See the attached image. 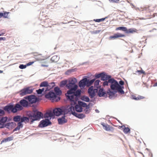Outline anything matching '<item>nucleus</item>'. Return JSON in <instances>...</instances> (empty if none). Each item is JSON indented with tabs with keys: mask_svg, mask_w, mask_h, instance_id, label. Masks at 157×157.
<instances>
[{
	"mask_svg": "<svg viewBox=\"0 0 157 157\" xmlns=\"http://www.w3.org/2000/svg\"><path fill=\"white\" fill-rule=\"evenodd\" d=\"M77 82V79L75 78H71L68 79V82L70 83H72L74 84H76Z\"/></svg>",
	"mask_w": 157,
	"mask_h": 157,
	"instance_id": "bb28decb",
	"label": "nucleus"
},
{
	"mask_svg": "<svg viewBox=\"0 0 157 157\" xmlns=\"http://www.w3.org/2000/svg\"><path fill=\"white\" fill-rule=\"evenodd\" d=\"M45 88H43L41 89H39L38 90H36V92L38 94H41L43 92H46L45 91Z\"/></svg>",
	"mask_w": 157,
	"mask_h": 157,
	"instance_id": "4c0bfd02",
	"label": "nucleus"
},
{
	"mask_svg": "<svg viewBox=\"0 0 157 157\" xmlns=\"http://www.w3.org/2000/svg\"><path fill=\"white\" fill-rule=\"evenodd\" d=\"M103 85H110L111 89L115 93L118 92L122 94H124V91L123 90L124 87L120 85L118 82L113 78L108 79V81H105L103 83Z\"/></svg>",
	"mask_w": 157,
	"mask_h": 157,
	"instance_id": "f257e3e1",
	"label": "nucleus"
},
{
	"mask_svg": "<svg viewBox=\"0 0 157 157\" xmlns=\"http://www.w3.org/2000/svg\"><path fill=\"white\" fill-rule=\"evenodd\" d=\"M98 95L100 97H105L106 96V94L104 91L102 89H100L98 93Z\"/></svg>",
	"mask_w": 157,
	"mask_h": 157,
	"instance_id": "aec40b11",
	"label": "nucleus"
},
{
	"mask_svg": "<svg viewBox=\"0 0 157 157\" xmlns=\"http://www.w3.org/2000/svg\"><path fill=\"white\" fill-rule=\"evenodd\" d=\"M71 72V71L70 70H68L67 71L65 72V74L66 75H68Z\"/></svg>",
	"mask_w": 157,
	"mask_h": 157,
	"instance_id": "4d7b16f0",
	"label": "nucleus"
},
{
	"mask_svg": "<svg viewBox=\"0 0 157 157\" xmlns=\"http://www.w3.org/2000/svg\"><path fill=\"white\" fill-rule=\"evenodd\" d=\"M146 7H145V8H144V10H146Z\"/></svg>",
	"mask_w": 157,
	"mask_h": 157,
	"instance_id": "338daca9",
	"label": "nucleus"
},
{
	"mask_svg": "<svg viewBox=\"0 0 157 157\" xmlns=\"http://www.w3.org/2000/svg\"><path fill=\"white\" fill-rule=\"evenodd\" d=\"M81 94V90H78L74 91L71 94H66V95L68 99H69L71 102V105H75L76 104L77 101L78 100V97Z\"/></svg>",
	"mask_w": 157,
	"mask_h": 157,
	"instance_id": "f03ea898",
	"label": "nucleus"
},
{
	"mask_svg": "<svg viewBox=\"0 0 157 157\" xmlns=\"http://www.w3.org/2000/svg\"><path fill=\"white\" fill-rule=\"evenodd\" d=\"M30 114L29 115V117H21V121L18 123L17 126L13 129V132L19 130L21 128H22L23 126V124H22V122H24L25 123L29 122L30 120Z\"/></svg>",
	"mask_w": 157,
	"mask_h": 157,
	"instance_id": "39448f33",
	"label": "nucleus"
},
{
	"mask_svg": "<svg viewBox=\"0 0 157 157\" xmlns=\"http://www.w3.org/2000/svg\"><path fill=\"white\" fill-rule=\"evenodd\" d=\"M141 70H137L136 71V72H138L139 74H145V72L142 70V68H141Z\"/></svg>",
	"mask_w": 157,
	"mask_h": 157,
	"instance_id": "c03bdc74",
	"label": "nucleus"
},
{
	"mask_svg": "<svg viewBox=\"0 0 157 157\" xmlns=\"http://www.w3.org/2000/svg\"><path fill=\"white\" fill-rule=\"evenodd\" d=\"M80 105H82L83 107H85L86 105V103L83 102H81Z\"/></svg>",
	"mask_w": 157,
	"mask_h": 157,
	"instance_id": "5fc2aeb1",
	"label": "nucleus"
},
{
	"mask_svg": "<svg viewBox=\"0 0 157 157\" xmlns=\"http://www.w3.org/2000/svg\"><path fill=\"white\" fill-rule=\"evenodd\" d=\"M98 89L94 88L93 86H91L88 90V92L91 98L94 97L96 93L97 92Z\"/></svg>",
	"mask_w": 157,
	"mask_h": 157,
	"instance_id": "9b49d317",
	"label": "nucleus"
},
{
	"mask_svg": "<svg viewBox=\"0 0 157 157\" xmlns=\"http://www.w3.org/2000/svg\"><path fill=\"white\" fill-rule=\"evenodd\" d=\"M55 85V83L52 82L50 83H48V87L45 88V91H47L52 88Z\"/></svg>",
	"mask_w": 157,
	"mask_h": 157,
	"instance_id": "b1692460",
	"label": "nucleus"
},
{
	"mask_svg": "<svg viewBox=\"0 0 157 157\" xmlns=\"http://www.w3.org/2000/svg\"><path fill=\"white\" fill-rule=\"evenodd\" d=\"M53 117H54V115L52 111L51 110L47 111L44 115V118L49 120Z\"/></svg>",
	"mask_w": 157,
	"mask_h": 157,
	"instance_id": "ddd939ff",
	"label": "nucleus"
},
{
	"mask_svg": "<svg viewBox=\"0 0 157 157\" xmlns=\"http://www.w3.org/2000/svg\"><path fill=\"white\" fill-rule=\"evenodd\" d=\"M45 97L48 99L52 100V102H57L60 100V97H59L57 96L55 93L51 91L50 92L46 94L45 95Z\"/></svg>",
	"mask_w": 157,
	"mask_h": 157,
	"instance_id": "423d86ee",
	"label": "nucleus"
},
{
	"mask_svg": "<svg viewBox=\"0 0 157 157\" xmlns=\"http://www.w3.org/2000/svg\"><path fill=\"white\" fill-rule=\"evenodd\" d=\"M20 104L22 108L23 107H27L29 105V102L26 100L23 99L20 100L19 101Z\"/></svg>",
	"mask_w": 157,
	"mask_h": 157,
	"instance_id": "a211bd4d",
	"label": "nucleus"
},
{
	"mask_svg": "<svg viewBox=\"0 0 157 157\" xmlns=\"http://www.w3.org/2000/svg\"><path fill=\"white\" fill-rule=\"evenodd\" d=\"M103 126L104 127V129L106 130L107 131L111 130L109 125H103Z\"/></svg>",
	"mask_w": 157,
	"mask_h": 157,
	"instance_id": "a18cd8bd",
	"label": "nucleus"
},
{
	"mask_svg": "<svg viewBox=\"0 0 157 157\" xmlns=\"http://www.w3.org/2000/svg\"><path fill=\"white\" fill-rule=\"evenodd\" d=\"M5 112L3 110L0 109V116H2L4 115Z\"/></svg>",
	"mask_w": 157,
	"mask_h": 157,
	"instance_id": "603ef678",
	"label": "nucleus"
},
{
	"mask_svg": "<svg viewBox=\"0 0 157 157\" xmlns=\"http://www.w3.org/2000/svg\"><path fill=\"white\" fill-rule=\"evenodd\" d=\"M67 112L70 114H71L73 115H74V113H75V108L74 106H68L67 107Z\"/></svg>",
	"mask_w": 157,
	"mask_h": 157,
	"instance_id": "6ab92c4d",
	"label": "nucleus"
},
{
	"mask_svg": "<svg viewBox=\"0 0 157 157\" xmlns=\"http://www.w3.org/2000/svg\"><path fill=\"white\" fill-rule=\"evenodd\" d=\"M4 110L8 113L12 112L13 113H17L23 109V108L18 103H17L14 106L13 105H10L5 106L4 108Z\"/></svg>",
	"mask_w": 157,
	"mask_h": 157,
	"instance_id": "7ed1b4c3",
	"label": "nucleus"
},
{
	"mask_svg": "<svg viewBox=\"0 0 157 157\" xmlns=\"http://www.w3.org/2000/svg\"><path fill=\"white\" fill-rule=\"evenodd\" d=\"M13 140V137H9L6 138H4L3 140H2L1 142V144L4 142H7L8 141H10Z\"/></svg>",
	"mask_w": 157,
	"mask_h": 157,
	"instance_id": "72a5a7b5",
	"label": "nucleus"
},
{
	"mask_svg": "<svg viewBox=\"0 0 157 157\" xmlns=\"http://www.w3.org/2000/svg\"><path fill=\"white\" fill-rule=\"evenodd\" d=\"M66 87L69 90L67 91V94H71L77 90L78 86L76 84H74L72 83L68 82L66 86Z\"/></svg>",
	"mask_w": 157,
	"mask_h": 157,
	"instance_id": "0eeeda50",
	"label": "nucleus"
},
{
	"mask_svg": "<svg viewBox=\"0 0 157 157\" xmlns=\"http://www.w3.org/2000/svg\"><path fill=\"white\" fill-rule=\"evenodd\" d=\"M24 98L28 100L29 104H32L36 103L37 101L36 97L34 95H30L24 97Z\"/></svg>",
	"mask_w": 157,
	"mask_h": 157,
	"instance_id": "1a4fd4ad",
	"label": "nucleus"
},
{
	"mask_svg": "<svg viewBox=\"0 0 157 157\" xmlns=\"http://www.w3.org/2000/svg\"><path fill=\"white\" fill-rule=\"evenodd\" d=\"M63 111L61 108H56L54 109L53 111V113L54 115L59 116L61 114H63Z\"/></svg>",
	"mask_w": 157,
	"mask_h": 157,
	"instance_id": "f8f14e48",
	"label": "nucleus"
},
{
	"mask_svg": "<svg viewBox=\"0 0 157 157\" xmlns=\"http://www.w3.org/2000/svg\"><path fill=\"white\" fill-rule=\"evenodd\" d=\"M42 66H43V67H48V65H42Z\"/></svg>",
	"mask_w": 157,
	"mask_h": 157,
	"instance_id": "e2e57ef3",
	"label": "nucleus"
},
{
	"mask_svg": "<svg viewBox=\"0 0 157 157\" xmlns=\"http://www.w3.org/2000/svg\"><path fill=\"white\" fill-rule=\"evenodd\" d=\"M6 30L5 29H2L0 30V36H2L6 33Z\"/></svg>",
	"mask_w": 157,
	"mask_h": 157,
	"instance_id": "de8ad7c7",
	"label": "nucleus"
},
{
	"mask_svg": "<svg viewBox=\"0 0 157 157\" xmlns=\"http://www.w3.org/2000/svg\"><path fill=\"white\" fill-rule=\"evenodd\" d=\"M54 91L56 94V95H60L62 94V92L60 89L58 87H55L54 88Z\"/></svg>",
	"mask_w": 157,
	"mask_h": 157,
	"instance_id": "c85d7f7f",
	"label": "nucleus"
},
{
	"mask_svg": "<svg viewBox=\"0 0 157 157\" xmlns=\"http://www.w3.org/2000/svg\"><path fill=\"white\" fill-rule=\"evenodd\" d=\"M95 81V79H93L90 81L87 80V85L90 86Z\"/></svg>",
	"mask_w": 157,
	"mask_h": 157,
	"instance_id": "79ce46f5",
	"label": "nucleus"
},
{
	"mask_svg": "<svg viewBox=\"0 0 157 157\" xmlns=\"http://www.w3.org/2000/svg\"><path fill=\"white\" fill-rule=\"evenodd\" d=\"M51 22L50 24L49 22H45V21H44V23L43 24V26L46 28H47L48 27H51L52 24Z\"/></svg>",
	"mask_w": 157,
	"mask_h": 157,
	"instance_id": "e433bc0d",
	"label": "nucleus"
},
{
	"mask_svg": "<svg viewBox=\"0 0 157 157\" xmlns=\"http://www.w3.org/2000/svg\"><path fill=\"white\" fill-rule=\"evenodd\" d=\"M82 100L86 102H89L90 101L89 98L86 97H83Z\"/></svg>",
	"mask_w": 157,
	"mask_h": 157,
	"instance_id": "09e8293b",
	"label": "nucleus"
},
{
	"mask_svg": "<svg viewBox=\"0 0 157 157\" xmlns=\"http://www.w3.org/2000/svg\"><path fill=\"white\" fill-rule=\"evenodd\" d=\"M16 125V124L14 122H9L6 124L5 127L9 130H12Z\"/></svg>",
	"mask_w": 157,
	"mask_h": 157,
	"instance_id": "dca6fc26",
	"label": "nucleus"
},
{
	"mask_svg": "<svg viewBox=\"0 0 157 157\" xmlns=\"http://www.w3.org/2000/svg\"><path fill=\"white\" fill-rule=\"evenodd\" d=\"M3 16L2 13H0V18Z\"/></svg>",
	"mask_w": 157,
	"mask_h": 157,
	"instance_id": "bf43d9fd",
	"label": "nucleus"
},
{
	"mask_svg": "<svg viewBox=\"0 0 157 157\" xmlns=\"http://www.w3.org/2000/svg\"><path fill=\"white\" fill-rule=\"evenodd\" d=\"M86 85H87V79L84 78L81 80L79 83V86L80 87H84Z\"/></svg>",
	"mask_w": 157,
	"mask_h": 157,
	"instance_id": "f3484780",
	"label": "nucleus"
},
{
	"mask_svg": "<svg viewBox=\"0 0 157 157\" xmlns=\"http://www.w3.org/2000/svg\"><path fill=\"white\" fill-rule=\"evenodd\" d=\"M100 82V80H97L94 82V87L97 89L98 88L99 83Z\"/></svg>",
	"mask_w": 157,
	"mask_h": 157,
	"instance_id": "ea45409f",
	"label": "nucleus"
},
{
	"mask_svg": "<svg viewBox=\"0 0 157 157\" xmlns=\"http://www.w3.org/2000/svg\"><path fill=\"white\" fill-rule=\"evenodd\" d=\"M33 63H34L33 62H30L27 64V65H28V66L32 64Z\"/></svg>",
	"mask_w": 157,
	"mask_h": 157,
	"instance_id": "13d9d810",
	"label": "nucleus"
},
{
	"mask_svg": "<svg viewBox=\"0 0 157 157\" xmlns=\"http://www.w3.org/2000/svg\"><path fill=\"white\" fill-rule=\"evenodd\" d=\"M95 76L97 78H99L100 77H101V80H107V79H108L111 78L110 76L107 75L103 73L98 74H96L95 75Z\"/></svg>",
	"mask_w": 157,
	"mask_h": 157,
	"instance_id": "9d476101",
	"label": "nucleus"
},
{
	"mask_svg": "<svg viewBox=\"0 0 157 157\" xmlns=\"http://www.w3.org/2000/svg\"><path fill=\"white\" fill-rule=\"evenodd\" d=\"M21 117L20 115H17L13 117V120L15 122H20L21 121Z\"/></svg>",
	"mask_w": 157,
	"mask_h": 157,
	"instance_id": "4be33fe9",
	"label": "nucleus"
},
{
	"mask_svg": "<svg viewBox=\"0 0 157 157\" xmlns=\"http://www.w3.org/2000/svg\"><path fill=\"white\" fill-rule=\"evenodd\" d=\"M45 19L44 20V21H45V22H49L50 24V22H52V19H50L48 16H45Z\"/></svg>",
	"mask_w": 157,
	"mask_h": 157,
	"instance_id": "58836bf2",
	"label": "nucleus"
},
{
	"mask_svg": "<svg viewBox=\"0 0 157 157\" xmlns=\"http://www.w3.org/2000/svg\"><path fill=\"white\" fill-rule=\"evenodd\" d=\"M51 124L48 119H46L44 120H42L40 122V125L42 127H44L47 126Z\"/></svg>",
	"mask_w": 157,
	"mask_h": 157,
	"instance_id": "4468645a",
	"label": "nucleus"
},
{
	"mask_svg": "<svg viewBox=\"0 0 157 157\" xmlns=\"http://www.w3.org/2000/svg\"><path fill=\"white\" fill-rule=\"evenodd\" d=\"M59 57L57 56H54L51 58V60L52 62H56L59 59Z\"/></svg>",
	"mask_w": 157,
	"mask_h": 157,
	"instance_id": "7c9ffc66",
	"label": "nucleus"
},
{
	"mask_svg": "<svg viewBox=\"0 0 157 157\" xmlns=\"http://www.w3.org/2000/svg\"><path fill=\"white\" fill-rule=\"evenodd\" d=\"M2 72H3L2 71L0 70V73H2Z\"/></svg>",
	"mask_w": 157,
	"mask_h": 157,
	"instance_id": "69168bd1",
	"label": "nucleus"
},
{
	"mask_svg": "<svg viewBox=\"0 0 157 157\" xmlns=\"http://www.w3.org/2000/svg\"><path fill=\"white\" fill-rule=\"evenodd\" d=\"M76 111L77 112H80L82 111V108L80 105H77L75 106Z\"/></svg>",
	"mask_w": 157,
	"mask_h": 157,
	"instance_id": "473e14b6",
	"label": "nucleus"
},
{
	"mask_svg": "<svg viewBox=\"0 0 157 157\" xmlns=\"http://www.w3.org/2000/svg\"><path fill=\"white\" fill-rule=\"evenodd\" d=\"M105 19V18H102L100 19H95L94 21L96 22H100L104 21Z\"/></svg>",
	"mask_w": 157,
	"mask_h": 157,
	"instance_id": "37998d69",
	"label": "nucleus"
},
{
	"mask_svg": "<svg viewBox=\"0 0 157 157\" xmlns=\"http://www.w3.org/2000/svg\"><path fill=\"white\" fill-rule=\"evenodd\" d=\"M6 40V38L5 37H0V41L1 40Z\"/></svg>",
	"mask_w": 157,
	"mask_h": 157,
	"instance_id": "6e6d98bb",
	"label": "nucleus"
},
{
	"mask_svg": "<svg viewBox=\"0 0 157 157\" xmlns=\"http://www.w3.org/2000/svg\"><path fill=\"white\" fill-rule=\"evenodd\" d=\"M27 66L23 64H21L19 66V68L21 69H24Z\"/></svg>",
	"mask_w": 157,
	"mask_h": 157,
	"instance_id": "3c124183",
	"label": "nucleus"
},
{
	"mask_svg": "<svg viewBox=\"0 0 157 157\" xmlns=\"http://www.w3.org/2000/svg\"><path fill=\"white\" fill-rule=\"evenodd\" d=\"M9 13V12H4V13H2V15L3 17H4L5 18H7L8 16V13Z\"/></svg>",
	"mask_w": 157,
	"mask_h": 157,
	"instance_id": "8fccbe9b",
	"label": "nucleus"
},
{
	"mask_svg": "<svg viewBox=\"0 0 157 157\" xmlns=\"http://www.w3.org/2000/svg\"><path fill=\"white\" fill-rule=\"evenodd\" d=\"M95 111L97 113H99V111L98 109H96Z\"/></svg>",
	"mask_w": 157,
	"mask_h": 157,
	"instance_id": "0e129e2a",
	"label": "nucleus"
},
{
	"mask_svg": "<svg viewBox=\"0 0 157 157\" xmlns=\"http://www.w3.org/2000/svg\"><path fill=\"white\" fill-rule=\"evenodd\" d=\"M33 89L30 87L25 88L20 91V95L23 96L28 94H31L33 92Z\"/></svg>",
	"mask_w": 157,
	"mask_h": 157,
	"instance_id": "6e6552de",
	"label": "nucleus"
},
{
	"mask_svg": "<svg viewBox=\"0 0 157 157\" xmlns=\"http://www.w3.org/2000/svg\"><path fill=\"white\" fill-rule=\"evenodd\" d=\"M67 84V81L66 80H64L62 81L60 83V86L61 87H63Z\"/></svg>",
	"mask_w": 157,
	"mask_h": 157,
	"instance_id": "a19ab883",
	"label": "nucleus"
},
{
	"mask_svg": "<svg viewBox=\"0 0 157 157\" xmlns=\"http://www.w3.org/2000/svg\"><path fill=\"white\" fill-rule=\"evenodd\" d=\"M7 119L6 117H3L0 118V122L2 124L3 128L4 127V124L6 122Z\"/></svg>",
	"mask_w": 157,
	"mask_h": 157,
	"instance_id": "412c9836",
	"label": "nucleus"
},
{
	"mask_svg": "<svg viewBox=\"0 0 157 157\" xmlns=\"http://www.w3.org/2000/svg\"><path fill=\"white\" fill-rule=\"evenodd\" d=\"M137 30L135 29H127V30L126 31V33H134L136 32Z\"/></svg>",
	"mask_w": 157,
	"mask_h": 157,
	"instance_id": "c756f323",
	"label": "nucleus"
},
{
	"mask_svg": "<svg viewBox=\"0 0 157 157\" xmlns=\"http://www.w3.org/2000/svg\"><path fill=\"white\" fill-rule=\"evenodd\" d=\"M116 30H122L126 32V31L127 30V28L125 27L124 26H119L116 29Z\"/></svg>",
	"mask_w": 157,
	"mask_h": 157,
	"instance_id": "f704fd0d",
	"label": "nucleus"
},
{
	"mask_svg": "<svg viewBox=\"0 0 157 157\" xmlns=\"http://www.w3.org/2000/svg\"><path fill=\"white\" fill-rule=\"evenodd\" d=\"M110 2L113 3H119L120 2L119 0H108Z\"/></svg>",
	"mask_w": 157,
	"mask_h": 157,
	"instance_id": "49530a36",
	"label": "nucleus"
},
{
	"mask_svg": "<svg viewBox=\"0 0 157 157\" xmlns=\"http://www.w3.org/2000/svg\"><path fill=\"white\" fill-rule=\"evenodd\" d=\"M74 113V116L79 118L82 119L85 117V115L82 113Z\"/></svg>",
	"mask_w": 157,
	"mask_h": 157,
	"instance_id": "a878e982",
	"label": "nucleus"
},
{
	"mask_svg": "<svg viewBox=\"0 0 157 157\" xmlns=\"http://www.w3.org/2000/svg\"><path fill=\"white\" fill-rule=\"evenodd\" d=\"M119 83L121 85V86L123 85L124 84V82L122 80L120 81L119 82Z\"/></svg>",
	"mask_w": 157,
	"mask_h": 157,
	"instance_id": "864d4df0",
	"label": "nucleus"
},
{
	"mask_svg": "<svg viewBox=\"0 0 157 157\" xmlns=\"http://www.w3.org/2000/svg\"><path fill=\"white\" fill-rule=\"evenodd\" d=\"M144 98V97L140 95L136 96L133 95L132 96V99L136 100L143 99Z\"/></svg>",
	"mask_w": 157,
	"mask_h": 157,
	"instance_id": "5701e85b",
	"label": "nucleus"
},
{
	"mask_svg": "<svg viewBox=\"0 0 157 157\" xmlns=\"http://www.w3.org/2000/svg\"><path fill=\"white\" fill-rule=\"evenodd\" d=\"M125 36L124 35L118 33L114 34L113 36H110L109 37V40L115 39L119 37H124Z\"/></svg>",
	"mask_w": 157,
	"mask_h": 157,
	"instance_id": "2eb2a0df",
	"label": "nucleus"
},
{
	"mask_svg": "<svg viewBox=\"0 0 157 157\" xmlns=\"http://www.w3.org/2000/svg\"><path fill=\"white\" fill-rule=\"evenodd\" d=\"M48 82L46 81H44L41 82L40 85V87H44L46 88L48 87Z\"/></svg>",
	"mask_w": 157,
	"mask_h": 157,
	"instance_id": "cd10ccee",
	"label": "nucleus"
},
{
	"mask_svg": "<svg viewBox=\"0 0 157 157\" xmlns=\"http://www.w3.org/2000/svg\"><path fill=\"white\" fill-rule=\"evenodd\" d=\"M3 128L2 127V124L0 122V128Z\"/></svg>",
	"mask_w": 157,
	"mask_h": 157,
	"instance_id": "052dcab7",
	"label": "nucleus"
},
{
	"mask_svg": "<svg viewBox=\"0 0 157 157\" xmlns=\"http://www.w3.org/2000/svg\"><path fill=\"white\" fill-rule=\"evenodd\" d=\"M121 127L122 128H124V133H127L130 132V129L129 128L125 127V126L124 125L122 126Z\"/></svg>",
	"mask_w": 157,
	"mask_h": 157,
	"instance_id": "c9c22d12",
	"label": "nucleus"
},
{
	"mask_svg": "<svg viewBox=\"0 0 157 157\" xmlns=\"http://www.w3.org/2000/svg\"><path fill=\"white\" fill-rule=\"evenodd\" d=\"M30 124L33 123L34 121L39 120L43 118V114L41 112L35 111L33 113L30 114Z\"/></svg>",
	"mask_w": 157,
	"mask_h": 157,
	"instance_id": "20e7f679",
	"label": "nucleus"
},
{
	"mask_svg": "<svg viewBox=\"0 0 157 157\" xmlns=\"http://www.w3.org/2000/svg\"><path fill=\"white\" fill-rule=\"evenodd\" d=\"M58 123L59 124H62L67 122V121L64 117L61 118H59L58 120Z\"/></svg>",
	"mask_w": 157,
	"mask_h": 157,
	"instance_id": "393cba45",
	"label": "nucleus"
},
{
	"mask_svg": "<svg viewBox=\"0 0 157 157\" xmlns=\"http://www.w3.org/2000/svg\"><path fill=\"white\" fill-rule=\"evenodd\" d=\"M154 86H157V82L155 83L154 85Z\"/></svg>",
	"mask_w": 157,
	"mask_h": 157,
	"instance_id": "680f3d73",
	"label": "nucleus"
},
{
	"mask_svg": "<svg viewBox=\"0 0 157 157\" xmlns=\"http://www.w3.org/2000/svg\"><path fill=\"white\" fill-rule=\"evenodd\" d=\"M115 93L113 91H112L110 90H109V91L107 92V95H109V98H111L114 96Z\"/></svg>",
	"mask_w": 157,
	"mask_h": 157,
	"instance_id": "2f4dec72",
	"label": "nucleus"
}]
</instances>
